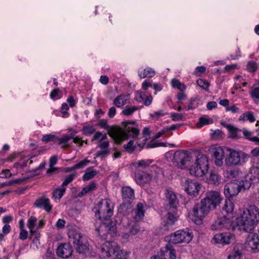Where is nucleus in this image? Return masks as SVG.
Segmentation results:
<instances>
[{"instance_id":"26","label":"nucleus","mask_w":259,"mask_h":259,"mask_svg":"<svg viewBox=\"0 0 259 259\" xmlns=\"http://www.w3.org/2000/svg\"><path fill=\"white\" fill-rule=\"evenodd\" d=\"M224 125L228 130L229 137L230 138L237 139L240 137L241 130L231 124H225Z\"/></svg>"},{"instance_id":"1","label":"nucleus","mask_w":259,"mask_h":259,"mask_svg":"<svg viewBox=\"0 0 259 259\" xmlns=\"http://www.w3.org/2000/svg\"><path fill=\"white\" fill-rule=\"evenodd\" d=\"M258 222L259 208L256 205H250L240 211L239 216L236 218V225L230 218L221 217L213 222L211 229L213 231L223 229L234 231L238 228L239 230L250 233L254 230Z\"/></svg>"},{"instance_id":"60","label":"nucleus","mask_w":259,"mask_h":259,"mask_svg":"<svg viewBox=\"0 0 259 259\" xmlns=\"http://www.w3.org/2000/svg\"><path fill=\"white\" fill-rule=\"evenodd\" d=\"M58 93H59V90L57 89H54L51 92V93L50 94V97L52 99H59V98H60V97L58 96Z\"/></svg>"},{"instance_id":"8","label":"nucleus","mask_w":259,"mask_h":259,"mask_svg":"<svg viewBox=\"0 0 259 259\" xmlns=\"http://www.w3.org/2000/svg\"><path fill=\"white\" fill-rule=\"evenodd\" d=\"M68 235L70 242L73 244L78 253H85L89 251V244L78 230L71 228L68 231Z\"/></svg>"},{"instance_id":"32","label":"nucleus","mask_w":259,"mask_h":259,"mask_svg":"<svg viewBox=\"0 0 259 259\" xmlns=\"http://www.w3.org/2000/svg\"><path fill=\"white\" fill-rule=\"evenodd\" d=\"M213 123V120L206 115L201 116L199 119V121L196 123L198 128H200L206 125L210 124Z\"/></svg>"},{"instance_id":"38","label":"nucleus","mask_w":259,"mask_h":259,"mask_svg":"<svg viewBox=\"0 0 259 259\" xmlns=\"http://www.w3.org/2000/svg\"><path fill=\"white\" fill-rule=\"evenodd\" d=\"M227 259H242V253L237 247H235Z\"/></svg>"},{"instance_id":"64","label":"nucleus","mask_w":259,"mask_h":259,"mask_svg":"<svg viewBox=\"0 0 259 259\" xmlns=\"http://www.w3.org/2000/svg\"><path fill=\"white\" fill-rule=\"evenodd\" d=\"M250 154L253 157H259V147L251 150Z\"/></svg>"},{"instance_id":"62","label":"nucleus","mask_w":259,"mask_h":259,"mask_svg":"<svg viewBox=\"0 0 259 259\" xmlns=\"http://www.w3.org/2000/svg\"><path fill=\"white\" fill-rule=\"evenodd\" d=\"M116 112V110L115 108L114 107H111L109 109L108 112V115L109 117L110 118H113L115 116Z\"/></svg>"},{"instance_id":"3","label":"nucleus","mask_w":259,"mask_h":259,"mask_svg":"<svg viewBox=\"0 0 259 259\" xmlns=\"http://www.w3.org/2000/svg\"><path fill=\"white\" fill-rule=\"evenodd\" d=\"M130 121H124L122 123V127H109L108 125L107 120L101 119L98 125L101 128L109 129V135L118 144L128 139V134L130 132Z\"/></svg>"},{"instance_id":"2","label":"nucleus","mask_w":259,"mask_h":259,"mask_svg":"<svg viewBox=\"0 0 259 259\" xmlns=\"http://www.w3.org/2000/svg\"><path fill=\"white\" fill-rule=\"evenodd\" d=\"M135 124V121H131V152L135 150L140 151L150 135L148 127H145L141 134Z\"/></svg>"},{"instance_id":"5","label":"nucleus","mask_w":259,"mask_h":259,"mask_svg":"<svg viewBox=\"0 0 259 259\" xmlns=\"http://www.w3.org/2000/svg\"><path fill=\"white\" fill-rule=\"evenodd\" d=\"M227 151L228 153L225 158V163L228 167L242 165L250 158L249 154L241 150L228 148Z\"/></svg>"},{"instance_id":"17","label":"nucleus","mask_w":259,"mask_h":259,"mask_svg":"<svg viewBox=\"0 0 259 259\" xmlns=\"http://www.w3.org/2000/svg\"><path fill=\"white\" fill-rule=\"evenodd\" d=\"M212 156L214 159V164L219 167L223 165L225 152L222 147L214 145L211 149Z\"/></svg>"},{"instance_id":"30","label":"nucleus","mask_w":259,"mask_h":259,"mask_svg":"<svg viewBox=\"0 0 259 259\" xmlns=\"http://www.w3.org/2000/svg\"><path fill=\"white\" fill-rule=\"evenodd\" d=\"M98 173V171L94 170L92 167H90L86 169L84 174L82 176V180L84 181H89L93 179Z\"/></svg>"},{"instance_id":"41","label":"nucleus","mask_w":259,"mask_h":259,"mask_svg":"<svg viewBox=\"0 0 259 259\" xmlns=\"http://www.w3.org/2000/svg\"><path fill=\"white\" fill-rule=\"evenodd\" d=\"M96 186L97 184L95 182H91L88 185L82 189L81 191L79 194V196H82L88 193V192L95 190L96 188Z\"/></svg>"},{"instance_id":"22","label":"nucleus","mask_w":259,"mask_h":259,"mask_svg":"<svg viewBox=\"0 0 259 259\" xmlns=\"http://www.w3.org/2000/svg\"><path fill=\"white\" fill-rule=\"evenodd\" d=\"M115 230L116 227L114 226H110L105 224H102L99 227L96 228V231L103 238L106 236V234L104 232L107 231V233L112 234L115 232Z\"/></svg>"},{"instance_id":"47","label":"nucleus","mask_w":259,"mask_h":259,"mask_svg":"<svg viewBox=\"0 0 259 259\" xmlns=\"http://www.w3.org/2000/svg\"><path fill=\"white\" fill-rule=\"evenodd\" d=\"M197 83L201 88L205 90H207L210 85L207 80L201 78L197 80Z\"/></svg>"},{"instance_id":"11","label":"nucleus","mask_w":259,"mask_h":259,"mask_svg":"<svg viewBox=\"0 0 259 259\" xmlns=\"http://www.w3.org/2000/svg\"><path fill=\"white\" fill-rule=\"evenodd\" d=\"M169 242L174 244L180 243H189L193 238L192 231L188 229L180 230L171 234L168 237Z\"/></svg>"},{"instance_id":"23","label":"nucleus","mask_w":259,"mask_h":259,"mask_svg":"<svg viewBox=\"0 0 259 259\" xmlns=\"http://www.w3.org/2000/svg\"><path fill=\"white\" fill-rule=\"evenodd\" d=\"M145 212L144 204L141 202L138 203L134 210L133 219L137 222L142 221L144 217Z\"/></svg>"},{"instance_id":"46","label":"nucleus","mask_w":259,"mask_h":259,"mask_svg":"<svg viewBox=\"0 0 259 259\" xmlns=\"http://www.w3.org/2000/svg\"><path fill=\"white\" fill-rule=\"evenodd\" d=\"M246 69L249 72H254L257 69V65L253 61H249L246 66Z\"/></svg>"},{"instance_id":"44","label":"nucleus","mask_w":259,"mask_h":259,"mask_svg":"<svg viewBox=\"0 0 259 259\" xmlns=\"http://www.w3.org/2000/svg\"><path fill=\"white\" fill-rule=\"evenodd\" d=\"M57 137L52 134L45 135L42 136L41 141L45 143H48L50 142H54L56 143Z\"/></svg>"},{"instance_id":"28","label":"nucleus","mask_w":259,"mask_h":259,"mask_svg":"<svg viewBox=\"0 0 259 259\" xmlns=\"http://www.w3.org/2000/svg\"><path fill=\"white\" fill-rule=\"evenodd\" d=\"M73 138V136H70L67 135H64L61 138L57 137L56 142L58 145H61L62 148H66L69 146L68 142L69 140Z\"/></svg>"},{"instance_id":"36","label":"nucleus","mask_w":259,"mask_h":259,"mask_svg":"<svg viewBox=\"0 0 259 259\" xmlns=\"http://www.w3.org/2000/svg\"><path fill=\"white\" fill-rule=\"evenodd\" d=\"M162 249L165 250V254L167 255L168 254L169 255L170 259H176V251L170 244H166L164 247L162 248Z\"/></svg>"},{"instance_id":"20","label":"nucleus","mask_w":259,"mask_h":259,"mask_svg":"<svg viewBox=\"0 0 259 259\" xmlns=\"http://www.w3.org/2000/svg\"><path fill=\"white\" fill-rule=\"evenodd\" d=\"M135 99L139 103H142L144 105L149 106L153 100V97L151 95L146 96L142 91H136L135 93Z\"/></svg>"},{"instance_id":"35","label":"nucleus","mask_w":259,"mask_h":259,"mask_svg":"<svg viewBox=\"0 0 259 259\" xmlns=\"http://www.w3.org/2000/svg\"><path fill=\"white\" fill-rule=\"evenodd\" d=\"M130 202L128 200H124V202L119 206L118 209L119 213L123 215H127L129 213Z\"/></svg>"},{"instance_id":"9","label":"nucleus","mask_w":259,"mask_h":259,"mask_svg":"<svg viewBox=\"0 0 259 259\" xmlns=\"http://www.w3.org/2000/svg\"><path fill=\"white\" fill-rule=\"evenodd\" d=\"M114 204L109 199H102L95 206V215L100 221L106 220L113 214Z\"/></svg>"},{"instance_id":"16","label":"nucleus","mask_w":259,"mask_h":259,"mask_svg":"<svg viewBox=\"0 0 259 259\" xmlns=\"http://www.w3.org/2000/svg\"><path fill=\"white\" fill-rule=\"evenodd\" d=\"M253 232H249V234L246 238V247L250 248L253 252H256L259 251V236L256 233H252Z\"/></svg>"},{"instance_id":"31","label":"nucleus","mask_w":259,"mask_h":259,"mask_svg":"<svg viewBox=\"0 0 259 259\" xmlns=\"http://www.w3.org/2000/svg\"><path fill=\"white\" fill-rule=\"evenodd\" d=\"M37 225V219L31 216L28 220L27 226L29 230L30 233L34 234L36 232V226Z\"/></svg>"},{"instance_id":"55","label":"nucleus","mask_w":259,"mask_h":259,"mask_svg":"<svg viewBox=\"0 0 259 259\" xmlns=\"http://www.w3.org/2000/svg\"><path fill=\"white\" fill-rule=\"evenodd\" d=\"M242 133L244 137L247 140L250 141L251 138L252 137V132L246 128L243 129Z\"/></svg>"},{"instance_id":"14","label":"nucleus","mask_w":259,"mask_h":259,"mask_svg":"<svg viewBox=\"0 0 259 259\" xmlns=\"http://www.w3.org/2000/svg\"><path fill=\"white\" fill-rule=\"evenodd\" d=\"M182 186L187 194L192 197L197 196L201 188V185L198 182L189 179L183 183Z\"/></svg>"},{"instance_id":"42","label":"nucleus","mask_w":259,"mask_h":259,"mask_svg":"<svg viewBox=\"0 0 259 259\" xmlns=\"http://www.w3.org/2000/svg\"><path fill=\"white\" fill-rule=\"evenodd\" d=\"M95 128L94 126L90 124L85 125L82 128V134L85 136H90L95 132Z\"/></svg>"},{"instance_id":"34","label":"nucleus","mask_w":259,"mask_h":259,"mask_svg":"<svg viewBox=\"0 0 259 259\" xmlns=\"http://www.w3.org/2000/svg\"><path fill=\"white\" fill-rule=\"evenodd\" d=\"M128 96L120 95L117 96L114 101V105L117 107H121L126 104V101L128 100Z\"/></svg>"},{"instance_id":"43","label":"nucleus","mask_w":259,"mask_h":259,"mask_svg":"<svg viewBox=\"0 0 259 259\" xmlns=\"http://www.w3.org/2000/svg\"><path fill=\"white\" fill-rule=\"evenodd\" d=\"M234 205L233 203L230 200H226L225 204L223 207V210L227 213H231L234 210Z\"/></svg>"},{"instance_id":"24","label":"nucleus","mask_w":259,"mask_h":259,"mask_svg":"<svg viewBox=\"0 0 259 259\" xmlns=\"http://www.w3.org/2000/svg\"><path fill=\"white\" fill-rule=\"evenodd\" d=\"M165 195L170 207L176 209L179 201L175 193L171 190H166Z\"/></svg>"},{"instance_id":"21","label":"nucleus","mask_w":259,"mask_h":259,"mask_svg":"<svg viewBox=\"0 0 259 259\" xmlns=\"http://www.w3.org/2000/svg\"><path fill=\"white\" fill-rule=\"evenodd\" d=\"M222 181V177L218 172L211 170L207 177L206 178V182L209 185L214 186H218Z\"/></svg>"},{"instance_id":"10","label":"nucleus","mask_w":259,"mask_h":259,"mask_svg":"<svg viewBox=\"0 0 259 259\" xmlns=\"http://www.w3.org/2000/svg\"><path fill=\"white\" fill-rule=\"evenodd\" d=\"M212 210L210 207L201 199L200 203L196 204L191 212L192 220L196 224H200L203 219Z\"/></svg>"},{"instance_id":"56","label":"nucleus","mask_w":259,"mask_h":259,"mask_svg":"<svg viewBox=\"0 0 259 259\" xmlns=\"http://www.w3.org/2000/svg\"><path fill=\"white\" fill-rule=\"evenodd\" d=\"M164 115V111L162 110L156 111L153 114H151L150 116L152 118L158 119L160 117L163 116Z\"/></svg>"},{"instance_id":"57","label":"nucleus","mask_w":259,"mask_h":259,"mask_svg":"<svg viewBox=\"0 0 259 259\" xmlns=\"http://www.w3.org/2000/svg\"><path fill=\"white\" fill-rule=\"evenodd\" d=\"M70 136H73V138H72V139H73V143L78 145L79 146H81L84 142L83 141L81 140L80 138L78 137H76L74 138V134H72Z\"/></svg>"},{"instance_id":"45","label":"nucleus","mask_w":259,"mask_h":259,"mask_svg":"<svg viewBox=\"0 0 259 259\" xmlns=\"http://www.w3.org/2000/svg\"><path fill=\"white\" fill-rule=\"evenodd\" d=\"M106 139L107 136L105 134L101 138V141L98 144V146L102 150H106L108 151L109 142L107 141H104Z\"/></svg>"},{"instance_id":"33","label":"nucleus","mask_w":259,"mask_h":259,"mask_svg":"<svg viewBox=\"0 0 259 259\" xmlns=\"http://www.w3.org/2000/svg\"><path fill=\"white\" fill-rule=\"evenodd\" d=\"M153 159H142L138 160L137 162L133 163V165L136 167H142L144 168H147L149 167L150 165L153 162Z\"/></svg>"},{"instance_id":"7","label":"nucleus","mask_w":259,"mask_h":259,"mask_svg":"<svg viewBox=\"0 0 259 259\" xmlns=\"http://www.w3.org/2000/svg\"><path fill=\"white\" fill-rule=\"evenodd\" d=\"M209 168L208 157L203 154L199 153L197 155L194 164L190 168L189 171L191 175L201 177L208 172Z\"/></svg>"},{"instance_id":"54","label":"nucleus","mask_w":259,"mask_h":259,"mask_svg":"<svg viewBox=\"0 0 259 259\" xmlns=\"http://www.w3.org/2000/svg\"><path fill=\"white\" fill-rule=\"evenodd\" d=\"M206 70V68L203 66H197L195 71H194V74L196 76H200L202 73H204Z\"/></svg>"},{"instance_id":"63","label":"nucleus","mask_w":259,"mask_h":259,"mask_svg":"<svg viewBox=\"0 0 259 259\" xmlns=\"http://www.w3.org/2000/svg\"><path fill=\"white\" fill-rule=\"evenodd\" d=\"M58 160L57 156L56 155H54L52 156L50 159V167H53L55 164L57 163Z\"/></svg>"},{"instance_id":"39","label":"nucleus","mask_w":259,"mask_h":259,"mask_svg":"<svg viewBox=\"0 0 259 259\" xmlns=\"http://www.w3.org/2000/svg\"><path fill=\"white\" fill-rule=\"evenodd\" d=\"M240 121L249 120L250 122H253L255 120V118L252 112L248 111L242 114L239 118Z\"/></svg>"},{"instance_id":"15","label":"nucleus","mask_w":259,"mask_h":259,"mask_svg":"<svg viewBox=\"0 0 259 259\" xmlns=\"http://www.w3.org/2000/svg\"><path fill=\"white\" fill-rule=\"evenodd\" d=\"M234 239V235L230 233H219L213 236L211 242L213 244L224 246L229 244Z\"/></svg>"},{"instance_id":"6","label":"nucleus","mask_w":259,"mask_h":259,"mask_svg":"<svg viewBox=\"0 0 259 259\" xmlns=\"http://www.w3.org/2000/svg\"><path fill=\"white\" fill-rule=\"evenodd\" d=\"M151 168L152 170H151V172L139 169L135 172L134 179L138 185L144 186L146 185H150L153 181H157L160 169L153 165L151 166Z\"/></svg>"},{"instance_id":"37","label":"nucleus","mask_w":259,"mask_h":259,"mask_svg":"<svg viewBox=\"0 0 259 259\" xmlns=\"http://www.w3.org/2000/svg\"><path fill=\"white\" fill-rule=\"evenodd\" d=\"M66 191V188L62 186L59 188L56 189L53 192V197L56 202L60 200V199L63 196L65 192Z\"/></svg>"},{"instance_id":"40","label":"nucleus","mask_w":259,"mask_h":259,"mask_svg":"<svg viewBox=\"0 0 259 259\" xmlns=\"http://www.w3.org/2000/svg\"><path fill=\"white\" fill-rule=\"evenodd\" d=\"M171 83L173 88L178 89L181 92H184L186 89L185 84L182 83L178 79L173 78L171 80Z\"/></svg>"},{"instance_id":"29","label":"nucleus","mask_w":259,"mask_h":259,"mask_svg":"<svg viewBox=\"0 0 259 259\" xmlns=\"http://www.w3.org/2000/svg\"><path fill=\"white\" fill-rule=\"evenodd\" d=\"M177 220V219L174 214L168 212L164 218V226L168 228L170 226L173 225Z\"/></svg>"},{"instance_id":"49","label":"nucleus","mask_w":259,"mask_h":259,"mask_svg":"<svg viewBox=\"0 0 259 259\" xmlns=\"http://www.w3.org/2000/svg\"><path fill=\"white\" fill-rule=\"evenodd\" d=\"M75 177V175L73 174H71L66 177L62 183L61 186L65 188V186H67L69 183H70L74 179Z\"/></svg>"},{"instance_id":"25","label":"nucleus","mask_w":259,"mask_h":259,"mask_svg":"<svg viewBox=\"0 0 259 259\" xmlns=\"http://www.w3.org/2000/svg\"><path fill=\"white\" fill-rule=\"evenodd\" d=\"M34 205L37 208H44L47 212H50L52 208L50 200L46 197H42L36 200Z\"/></svg>"},{"instance_id":"27","label":"nucleus","mask_w":259,"mask_h":259,"mask_svg":"<svg viewBox=\"0 0 259 259\" xmlns=\"http://www.w3.org/2000/svg\"><path fill=\"white\" fill-rule=\"evenodd\" d=\"M155 75V71L152 68L147 67L142 70L139 71L140 78H152Z\"/></svg>"},{"instance_id":"12","label":"nucleus","mask_w":259,"mask_h":259,"mask_svg":"<svg viewBox=\"0 0 259 259\" xmlns=\"http://www.w3.org/2000/svg\"><path fill=\"white\" fill-rule=\"evenodd\" d=\"M192 159V156L188 151H179L174 154L173 162L176 166L185 169L190 165Z\"/></svg>"},{"instance_id":"53","label":"nucleus","mask_w":259,"mask_h":259,"mask_svg":"<svg viewBox=\"0 0 259 259\" xmlns=\"http://www.w3.org/2000/svg\"><path fill=\"white\" fill-rule=\"evenodd\" d=\"M250 96L253 99H259V87L254 88L250 92Z\"/></svg>"},{"instance_id":"58","label":"nucleus","mask_w":259,"mask_h":259,"mask_svg":"<svg viewBox=\"0 0 259 259\" xmlns=\"http://www.w3.org/2000/svg\"><path fill=\"white\" fill-rule=\"evenodd\" d=\"M11 176V172L9 169L4 170L0 173V178H9Z\"/></svg>"},{"instance_id":"18","label":"nucleus","mask_w":259,"mask_h":259,"mask_svg":"<svg viewBox=\"0 0 259 259\" xmlns=\"http://www.w3.org/2000/svg\"><path fill=\"white\" fill-rule=\"evenodd\" d=\"M241 190L240 186L236 182H231L225 185L224 194L227 198H231L238 195Z\"/></svg>"},{"instance_id":"13","label":"nucleus","mask_w":259,"mask_h":259,"mask_svg":"<svg viewBox=\"0 0 259 259\" xmlns=\"http://www.w3.org/2000/svg\"><path fill=\"white\" fill-rule=\"evenodd\" d=\"M223 198L220 192L216 190H209L206 192L205 197L202 200L212 210L216 209L223 200Z\"/></svg>"},{"instance_id":"48","label":"nucleus","mask_w":259,"mask_h":259,"mask_svg":"<svg viewBox=\"0 0 259 259\" xmlns=\"http://www.w3.org/2000/svg\"><path fill=\"white\" fill-rule=\"evenodd\" d=\"M90 162V161L88 160L87 159H85L79 163L76 164L73 166V168L72 169H79L83 168L84 166H85L89 163Z\"/></svg>"},{"instance_id":"61","label":"nucleus","mask_w":259,"mask_h":259,"mask_svg":"<svg viewBox=\"0 0 259 259\" xmlns=\"http://www.w3.org/2000/svg\"><path fill=\"white\" fill-rule=\"evenodd\" d=\"M226 110L228 111H231L233 113H236L239 112V109L234 105L231 106L227 107L226 108Z\"/></svg>"},{"instance_id":"4","label":"nucleus","mask_w":259,"mask_h":259,"mask_svg":"<svg viewBox=\"0 0 259 259\" xmlns=\"http://www.w3.org/2000/svg\"><path fill=\"white\" fill-rule=\"evenodd\" d=\"M125 252L115 242L106 241L100 246L101 259H125Z\"/></svg>"},{"instance_id":"51","label":"nucleus","mask_w":259,"mask_h":259,"mask_svg":"<svg viewBox=\"0 0 259 259\" xmlns=\"http://www.w3.org/2000/svg\"><path fill=\"white\" fill-rule=\"evenodd\" d=\"M251 174L252 175L254 179H257L259 180V167L252 166L250 170Z\"/></svg>"},{"instance_id":"19","label":"nucleus","mask_w":259,"mask_h":259,"mask_svg":"<svg viewBox=\"0 0 259 259\" xmlns=\"http://www.w3.org/2000/svg\"><path fill=\"white\" fill-rule=\"evenodd\" d=\"M72 248L69 244H61L59 245L57 249V255L62 258H68L72 253Z\"/></svg>"},{"instance_id":"59","label":"nucleus","mask_w":259,"mask_h":259,"mask_svg":"<svg viewBox=\"0 0 259 259\" xmlns=\"http://www.w3.org/2000/svg\"><path fill=\"white\" fill-rule=\"evenodd\" d=\"M28 236V232L25 229L20 230V232L19 234V238L21 240H25L27 239Z\"/></svg>"},{"instance_id":"50","label":"nucleus","mask_w":259,"mask_h":259,"mask_svg":"<svg viewBox=\"0 0 259 259\" xmlns=\"http://www.w3.org/2000/svg\"><path fill=\"white\" fill-rule=\"evenodd\" d=\"M122 194L124 200H128V198H130V187H123L122 189Z\"/></svg>"},{"instance_id":"52","label":"nucleus","mask_w":259,"mask_h":259,"mask_svg":"<svg viewBox=\"0 0 259 259\" xmlns=\"http://www.w3.org/2000/svg\"><path fill=\"white\" fill-rule=\"evenodd\" d=\"M170 117L173 121H181L183 119V115L181 113H172L170 114Z\"/></svg>"}]
</instances>
